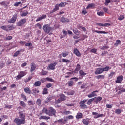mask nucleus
I'll return each instance as SVG.
<instances>
[{
  "label": "nucleus",
  "mask_w": 125,
  "mask_h": 125,
  "mask_svg": "<svg viewBox=\"0 0 125 125\" xmlns=\"http://www.w3.org/2000/svg\"><path fill=\"white\" fill-rule=\"evenodd\" d=\"M61 21L62 23H69V22H70V20H69V19L65 18L64 17H62L61 18Z\"/></svg>",
  "instance_id": "nucleus-11"
},
{
  "label": "nucleus",
  "mask_w": 125,
  "mask_h": 125,
  "mask_svg": "<svg viewBox=\"0 0 125 125\" xmlns=\"http://www.w3.org/2000/svg\"><path fill=\"white\" fill-rule=\"evenodd\" d=\"M123 75L118 76L117 77V80L115 81V83H122V81H123Z\"/></svg>",
  "instance_id": "nucleus-13"
},
{
  "label": "nucleus",
  "mask_w": 125,
  "mask_h": 125,
  "mask_svg": "<svg viewBox=\"0 0 125 125\" xmlns=\"http://www.w3.org/2000/svg\"><path fill=\"white\" fill-rule=\"evenodd\" d=\"M79 107L80 108H81V109H87V105L84 104H80Z\"/></svg>",
  "instance_id": "nucleus-42"
},
{
  "label": "nucleus",
  "mask_w": 125,
  "mask_h": 125,
  "mask_svg": "<svg viewBox=\"0 0 125 125\" xmlns=\"http://www.w3.org/2000/svg\"><path fill=\"white\" fill-rule=\"evenodd\" d=\"M20 54V51H17L14 54L13 56L14 57H17V56H18Z\"/></svg>",
  "instance_id": "nucleus-55"
},
{
  "label": "nucleus",
  "mask_w": 125,
  "mask_h": 125,
  "mask_svg": "<svg viewBox=\"0 0 125 125\" xmlns=\"http://www.w3.org/2000/svg\"><path fill=\"white\" fill-rule=\"evenodd\" d=\"M28 105H35V101L30 100V101H28Z\"/></svg>",
  "instance_id": "nucleus-52"
},
{
  "label": "nucleus",
  "mask_w": 125,
  "mask_h": 125,
  "mask_svg": "<svg viewBox=\"0 0 125 125\" xmlns=\"http://www.w3.org/2000/svg\"><path fill=\"white\" fill-rule=\"evenodd\" d=\"M53 97H48L45 101V103H48L51 100H52Z\"/></svg>",
  "instance_id": "nucleus-38"
},
{
  "label": "nucleus",
  "mask_w": 125,
  "mask_h": 125,
  "mask_svg": "<svg viewBox=\"0 0 125 125\" xmlns=\"http://www.w3.org/2000/svg\"><path fill=\"white\" fill-rule=\"evenodd\" d=\"M49 119H50V117L47 116L42 115L39 117V120H49Z\"/></svg>",
  "instance_id": "nucleus-20"
},
{
  "label": "nucleus",
  "mask_w": 125,
  "mask_h": 125,
  "mask_svg": "<svg viewBox=\"0 0 125 125\" xmlns=\"http://www.w3.org/2000/svg\"><path fill=\"white\" fill-rule=\"evenodd\" d=\"M24 91L26 94H32V90H31V89L30 87H26L24 88Z\"/></svg>",
  "instance_id": "nucleus-15"
},
{
  "label": "nucleus",
  "mask_w": 125,
  "mask_h": 125,
  "mask_svg": "<svg viewBox=\"0 0 125 125\" xmlns=\"http://www.w3.org/2000/svg\"><path fill=\"white\" fill-rule=\"evenodd\" d=\"M26 75H27V72H26V71H20L19 74L16 77V79L17 81L21 80V79H22V78L25 77Z\"/></svg>",
  "instance_id": "nucleus-3"
},
{
  "label": "nucleus",
  "mask_w": 125,
  "mask_h": 125,
  "mask_svg": "<svg viewBox=\"0 0 125 125\" xmlns=\"http://www.w3.org/2000/svg\"><path fill=\"white\" fill-rule=\"evenodd\" d=\"M28 13H29V12H28L27 11H26V12H23L22 14L21 15V16H27L28 15Z\"/></svg>",
  "instance_id": "nucleus-57"
},
{
  "label": "nucleus",
  "mask_w": 125,
  "mask_h": 125,
  "mask_svg": "<svg viewBox=\"0 0 125 125\" xmlns=\"http://www.w3.org/2000/svg\"><path fill=\"white\" fill-rule=\"evenodd\" d=\"M92 114L93 116H94V119H97V118H96L95 117H97V116H98V113L93 112Z\"/></svg>",
  "instance_id": "nucleus-59"
},
{
  "label": "nucleus",
  "mask_w": 125,
  "mask_h": 125,
  "mask_svg": "<svg viewBox=\"0 0 125 125\" xmlns=\"http://www.w3.org/2000/svg\"><path fill=\"white\" fill-rule=\"evenodd\" d=\"M25 23H27V19L26 18H23L20 20L17 23V26L18 27H22L25 25Z\"/></svg>",
  "instance_id": "nucleus-4"
},
{
  "label": "nucleus",
  "mask_w": 125,
  "mask_h": 125,
  "mask_svg": "<svg viewBox=\"0 0 125 125\" xmlns=\"http://www.w3.org/2000/svg\"><path fill=\"white\" fill-rule=\"evenodd\" d=\"M95 100L94 102H95L96 104H98V102H100L101 100H102V97H98L94 98Z\"/></svg>",
  "instance_id": "nucleus-19"
},
{
  "label": "nucleus",
  "mask_w": 125,
  "mask_h": 125,
  "mask_svg": "<svg viewBox=\"0 0 125 125\" xmlns=\"http://www.w3.org/2000/svg\"><path fill=\"white\" fill-rule=\"evenodd\" d=\"M7 28L8 29V32H9L10 31H12L16 29V27L14 26V25H7Z\"/></svg>",
  "instance_id": "nucleus-12"
},
{
  "label": "nucleus",
  "mask_w": 125,
  "mask_h": 125,
  "mask_svg": "<svg viewBox=\"0 0 125 125\" xmlns=\"http://www.w3.org/2000/svg\"><path fill=\"white\" fill-rule=\"evenodd\" d=\"M103 73V69L102 67H99L97 68L96 71L95 72V75H100Z\"/></svg>",
  "instance_id": "nucleus-8"
},
{
  "label": "nucleus",
  "mask_w": 125,
  "mask_h": 125,
  "mask_svg": "<svg viewBox=\"0 0 125 125\" xmlns=\"http://www.w3.org/2000/svg\"><path fill=\"white\" fill-rule=\"evenodd\" d=\"M19 118L14 119V123L17 125H24L26 123V113H23V111H19Z\"/></svg>",
  "instance_id": "nucleus-1"
},
{
  "label": "nucleus",
  "mask_w": 125,
  "mask_h": 125,
  "mask_svg": "<svg viewBox=\"0 0 125 125\" xmlns=\"http://www.w3.org/2000/svg\"><path fill=\"white\" fill-rule=\"evenodd\" d=\"M19 102L20 106H21V107H23V108H26V103H25L24 101H20Z\"/></svg>",
  "instance_id": "nucleus-27"
},
{
  "label": "nucleus",
  "mask_w": 125,
  "mask_h": 125,
  "mask_svg": "<svg viewBox=\"0 0 125 125\" xmlns=\"http://www.w3.org/2000/svg\"><path fill=\"white\" fill-rule=\"evenodd\" d=\"M94 32L95 33H97L98 34H108V32H107L105 31H98V30H95Z\"/></svg>",
  "instance_id": "nucleus-34"
},
{
  "label": "nucleus",
  "mask_w": 125,
  "mask_h": 125,
  "mask_svg": "<svg viewBox=\"0 0 125 125\" xmlns=\"http://www.w3.org/2000/svg\"><path fill=\"white\" fill-rule=\"evenodd\" d=\"M94 98L90 99L87 102V105H90V104H91V102H92V101H94Z\"/></svg>",
  "instance_id": "nucleus-50"
},
{
  "label": "nucleus",
  "mask_w": 125,
  "mask_h": 125,
  "mask_svg": "<svg viewBox=\"0 0 125 125\" xmlns=\"http://www.w3.org/2000/svg\"><path fill=\"white\" fill-rule=\"evenodd\" d=\"M79 74L82 78L86 76V73L84 72L83 70H81L79 71Z\"/></svg>",
  "instance_id": "nucleus-24"
},
{
  "label": "nucleus",
  "mask_w": 125,
  "mask_h": 125,
  "mask_svg": "<svg viewBox=\"0 0 125 125\" xmlns=\"http://www.w3.org/2000/svg\"><path fill=\"white\" fill-rule=\"evenodd\" d=\"M45 18H46V15H42L36 19V22H39L41 20H42V19H45Z\"/></svg>",
  "instance_id": "nucleus-16"
},
{
  "label": "nucleus",
  "mask_w": 125,
  "mask_h": 125,
  "mask_svg": "<svg viewBox=\"0 0 125 125\" xmlns=\"http://www.w3.org/2000/svg\"><path fill=\"white\" fill-rule=\"evenodd\" d=\"M8 4H9V2L6 3V2L5 1L1 2V5H3V6H5V7H7Z\"/></svg>",
  "instance_id": "nucleus-43"
},
{
  "label": "nucleus",
  "mask_w": 125,
  "mask_h": 125,
  "mask_svg": "<svg viewBox=\"0 0 125 125\" xmlns=\"http://www.w3.org/2000/svg\"><path fill=\"white\" fill-rule=\"evenodd\" d=\"M62 56L63 57H67L69 55V51H64L62 54Z\"/></svg>",
  "instance_id": "nucleus-31"
},
{
  "label": "nucleus",
  "mask_w": 125,
  "mask_h": 125,
  "mask_svg": "<svg viewBox=\"0 0 125 125\" xmlns=\"http://www.w3.org/2000/svg\"><path fill=\"white\" fill-rule=\"evenodd\" d=\"M70 80H74V82H78L79 81V78L77 77H72Z\"/></svg>",
  "instance_id": "nucleus-63"
},
{
  "label": "nucleus",
  "mask_w": 125,
  "mask_h": 125,
  "mask_svg": "<svg viewBox=\"0 0 125 125\" xmlns=\"http://www.w3.org/2000/svg\"><path fill=\"white\" fill-rule=\"evenodd\" d=\"M96 79H97L98 80H99L100 79H105V75H98L97 76H96Z\"/></svg>",
  "instance_id": "nucleus-36"
},
{
  "label": "nucleus",
  "mask_w": 125,
  "mask_h": 125,
  "mask_svg": "<svg viewBox=\"0 0 125 125\" xmlns=\"http://www.w3.org/2000/svg\"><path fill=\"white\" fill-rule=\"evenodd\" d=\"M58 123H61L62 124H66V120H64L63 118H61L57 120Z\"/></svg>",
  "instance_id": "nucleus-33"
},
{
  "label": "nucleus",
  "mask_w": 125,
  "mask_h": 125,
  "mask_svg": "<svg viewBox=\"0 0 125 125\" xmlns=\"http://www.w3.org/2000/svg\"><path fill=\"white\" fill-rule=\"evenodd\" d=\"M40 73L41 76H45V75H47L48 72L42 70Z\"/></svg>",
  "instance_id": "nucleus-39"
},
{
  "label": "nucleus",
  "mask_w": 125,
  "mask_h": 125,
  "mask_svg": "<svg viewBox=\"0 0 125 125\" xmlns=\"http://www.w3.org/2000/svg\"><path fill=\"white\" fill-rule=\"evenodd\" d=\"M46 80L48 82H52V83H54V80H53V79H52V78H50L49 77L46 78Z\"/></svg>",
  "instance_id": "nucleus-54"
},
{
  "label": "nucleus",
  "mask_w": 125,
  "mask_h": 125,
  "mask_svg": "<svg viewBox=\"0 0 125 125\" xmlns=\"http://www.w3.org/2000/svg\"><path fill=\"white\" fill-rule=\"evenodd\" d=\"M43 30L45 33L48 34V33L51 31V27H50L49 24L44 25L43 26Z\"/></svg>",
  "instance_id": "nucleus-6"
},
{
  "label": "nucleus",
  "mask_w": 125,
  "mask_h": 125,
  "mask_svg": "<svg viewBox=\"0 0 125 125\" xmlns=\"http://www.w3.org/2000/svg\"><path fill=\"white\" fill-rule=\"evenodd\" d=\"M70 60H68V59H62V62L63 63H68L69 62H70Z\"/></svg>",
  "instance_id": "nucleus-60"
},
{
  "label": "nucleus",
  "mask_w": 125,
  "mask_h": 125,
  "mask_svg": "<svg viewBox=\"0 0 125 125\" xmlns=\"http://www.w3.org/2000/svg\"><path fill=\"white\" fill-rule=\"evenodd\" d=\"M97 50L95 48L92 49L90 51V52H92L93 53H96Z\"/></svg>",
  "instance_id": "nucleus-64"
},
{
  "label": "nucleus",
  "mask_w": 125,
  "mask_h": 125,
  "mask_svg": "<svg viewBox=\"0 0 125 125\" xmlns=\"http://www.w3.org/2000/svg\"><path fill=\"white\" fill-rule=\"evenodd\" d=\"M81 13L82 14L85 15V14H86V13H87V11H86V9H85V8H83V9Z\"/></svg>",
  "instance_id": "nucleus-44"
},
{
  "label": "nucleus",
  "mask_w": 125,
  "mask_h": 125,
  "mask_svg": "<svg viewBox=\"0 0 125 125\" xmlns=\"http://www.w3.org/2000/svg\"><path fill=\"white\" fill-rule=\"evenodd\" d=\"M76 118L77 120H79V119H82L83 118V113L81 112L78 113L76 116Z\"/></svg>",
  "instance_id": "nucleus-25"
},
{
  "label": "nucleus",
  "mask_w": 125,
  "mask_h": 125,
  "mask_svg": "<svg viewBox=\"0 0 125 125\" xmlns=\"http://www.w3.org/2000/svg\"><path fill=\"white\" fill-rule=\"evenodd\" d=\"M54 9H55V10L56 11H57V10H59V5L56 4V5L55 6Z\"/></svg>",
  "instance_id": "nucleus-61"
},
{
  "label": "nucleus",
  "mask_w": 125,
  "mask_h": 125,
  "mask_svg": "<svg viewBox=\"0 0 125 125\" xmlns=\"http://www.w3.org/2000/svg\"><path fill=\"white\" fill-rule=\"evenodd\" d=\"M38 93H40V90H39V89H32V94L33 95H36Z\"/></svg>",
  "instance_id": "nucleus-28"
},
{
  "label": "nucleus",
  "mask_w": 125,
  "mask_h": 125,
  "mask_svg": "<svg viewBox=\"0 0 125 125\" xmlns=\"http://www.w3.org/2000/svg\"><path fill=\"white\" fill-rule=\"evenodd\" d=\"M97 14L99 15V16H103V15H104V12L99 11L97 12Z\"/></svg>",
  "instance_id": "nucleus-49"
},
{
  "label": "nucleus",
  "mask_w": 125,
  "mask_h": 125,
  "mask_svg": "<svg viewBox=\"0 0 125 125\" xmlns=\"http://www.w3.org/2000/svg\"><path fill=\"white\" fill-rule=\"evenodd\" d=\"M87 101V100H84L83 101H81L80 102L79 104H80V105H83L84 104V103H85Z\"/></svg>",
  "instance_id": "nucleus-58"
},
{
  "label": "nucleus",
  "mask_w": 125,
  "mask_h": 125,
  "mask_svg": "<svg viewBox=\"0 0 125 125\" xmlns=\"http://www.w3.org/2000/svg\"><path fill=\"white\" fill-rule=\"evenodd\" d=\"M66 4H68V3H66V2H61L60 4H59V6L60 7H64L65 6H66Z\"/></svg>",
  "instance_id": "nucleus-41"
},
{
  "label": "nucleus",
  "mask_w": 125,
  "mask_h": 125,
  "mask_svg": "<svg viewBox=\"0 0 125 125\" xmlns=\"http://www.w3.org/2000/svg\"><path fill=\"white\" fill-rule=\"evenodd\" d=\"M48 109L47 108H43L42 110V113H40V115H42V114H46V115H48Z\"/></svg>",
  "instance_id": "nucleus-21"
},
{
  "label": "nucleus",
  "mask_w": 125,
  "mask_h": 125,
  "mask_svg": "<svg viewBox=\"0 0 125 125\" xmlns=\"http://www.w3.org/2000/svg\"><path fill=\"white\" fill-rule=\"evenodd\" d=\"M122 113V110L121 109H117L115 110V113L117 114V115H119Z\"/></svg>",
  "instance_id": "nucleus-47"
},
{
  "label": "nucleus",
  "mask_w": 125,
  "mask_h": 125,
  "mask_svg": "<svg viewBox=\"0 0 125 125\" xmlns=\"http://www.w3.org/2000/svg\"><path fill=\"white\" fill-rule=\"evenodd\" d=\"M56 65H57V62H55L53 63H51L47 67L48 70H55Z\"/></svg>",
  "instance_id": "nucleus-7"
},
{
  "label": "nucleus",
  "mask_w": 125,
  "mask_h": 125,
  "mask_svg": "<svg viewBox=\"0 0 125 125\" xmlns=\"http://www.w3.org/2000/svg\"><path fill=\"white\" fill-rule=\"evenodd\" d=\"M73 53L75 54L76 56H78V57H81V55H82V54L80 52V51H79V50H78V49L77 48L74 49Z\"/></svg>",
  "instance_id": "nucleus-14"
},
{
  "label": "nucleus",
  "mask_w": 125,
  "mask_h": 125,
  "mask_svg": "<svg viewBox=\"0 0 125 125\" xmlns=\"http://www.w3.org/2000/svg\"><path fill=\"white\" fill-rule=\"evenodd\" d=\"M21 3H22L21 2H15L14 4V6H15L16 7H17V6H19V4H21Z\"/></svg>",
  "instance_id": "nucleus-56"
},
{
  "label": "nucleus",
  "mask_w": 125,
  "mask_h": 125,
  "mask_svg": "<svg viewBox=\"0 0 125 125\" xmlns=\"http://www.w3.org/2000/svg\"><path fill=\"white\" fill-rule=\"evenodd\" d=\"M66 98V96H65L64 94H62L60 95V99H61L62 101H65Z\"/></svg>",
  "instance_id": "nucleus-22"
},
{
  "label": "nucleus",
  "mask_w": 125,
  "mask_h": 125,
  "mask_svg": "<svg viewBox=\"0 0 125 125\" xmlns=\"http://www.w3.org/2000/svg\"><path fill=\"white\" fill-rule=\"evenodd\" d=\"M17 17H18L17 14L15 13L13 16L12 18L10 19L8 21V23H9V24H14V23L16 22V20L17 19Z\"/></svg>",
  "instance_id": "nucleus-5"
},
{
  "label": "nucleus",
  "mask_w": 125,
  "mask_h": 125,
  "mask_svg": "<svg viewBox=\"0 0 125 125\" xmlns=\"http://www.w3.org/2000/svg\"><path fill=\"white\" fill-rule=\"evenodd\" d=\"M115 74H116V72H111L109 74V78L110 79H112L113 78V76H114Z\"/></svg>",
  "instance_id": "nucleus-46"
},
{
  "label": "nucleus",
  "mask_w": 125,
  "mask_h": 125,
  "mask_svg": "<svg viewBox=\"0 0 125 125\" xmlns=\"http://www.w3.org/2000/svg\"><path fill=\"white\" fill-rule=\"evenodd\" d=\"M119 44H121V40H116V42L114 44V45L115 46H118Z\"/></svg>",
  "instance_id": "nucleus-51"
},
{
  "label": "nucleus",
  "mask_w": 125,
  "mask_h": 125,
  "mask_svg": "<svg viewBox=\"0 0 125 125\" xmlns=\"http://www.w3.org/2000/svg\"><path fill=\"white\" fill-rule=\"evenodd\" d=\"M62 33L63 35L61 34L60 39H63V38H65L68 35V32L65 30L62 31Z\"/></svg>",
  "instance_id": "nucleus-17"
},
{
  "label": "nucleus",
  "mask_w": 125,
  "mask_h": 125,
  "mask_svg": "<svg viewBox=\"0 0 125 125\" xmlns=\"http://www.w3.org/2000/svg\"><path fill=\"white\" fill-rule=\"evenodd\" d=\"M67 84L68 85V86H73V85H74V81L70 80V81H68Z\"/></svg>",
  "instance_id": "nucleus-32"
},
{
  "label": "nucleus",
  "mask_w": 125,
  "mask_h": 125,
  "mask_svg": "<svg viewBox=\"0 0 125 125\" xmlns=\"http://www.w3.org/2000/svg\"><path fill=\"white\" fill-rule=\"evenodd\" d=\"M83 123L84 125H88L89 124V121L87 119H83Z\"/></svg>",
  "instance_id": "nucleus-35"
},
{
  "label": "nucleus",
  "mask_w": 125,
  "mask_h": 125,
  "mask_svg": "<svg viewBox=\"0 0 125 125\" xmlns=\"http://www.w3.org/2000/svg\"><path fill=\"white\" fill-rule=\"evenodd\" d=\"M48 116L49 117H52V116H55L56 115V110L53 108L52 107H49L48 108Z\"/></svg>",
  "instance_id": "nucleus-2"
},
{
  "label": "nucleus",
  "mask_w": 125,
  "mask_h": 125,
  "mask_svg": "<svg viewBox=\"0 0 125 125\" xmlns=\"http://www.w3.org/2000/svg\"><path fill=\"white\" fill-rule=\"evenodd\" d=\"M30 72L31 73H32V72H34L35 70H36V68H37V66L36 65V64L35 63L32 62L30 64Z\"/></svg>",
  "instance_id": "nucleus-9"
},
{
  "label": "nucleus",
  "mask_w": 125,
  "mask_h": 125,
  "mask_svg": "<svg viewBox=\"0 0 125 125\" xmlns=\"http://www.w3.org/2000/svg\"><path fill=\"white\" fill-rule=\"evenodd\" d=\"M95 7V4L94 3H90L86 7V9H89V8H94Z\"/></svg>",
  "instance_id": "nucleus-23"
},
{
  "label": "nucleus",
  "mask_w": 125,
  "mask_h": 125,
  "mask_svg": "<svg viewBox=\"0 0 125 125\" xmlns=\"http://www.w3.org/2000/svg\"><path fill=\"white\" fill-rule=\"evenodd\" d=\"M36 104L38 105V106H41L42 103L41 102V100L40 99H38L37 101H36Z\"/></svg>",
  "instance_id": "nucleus-53"
},
{
  "label": "nucleus",
  "mask_w": 125,
  "mask_h": 125,
  "mask_svg": "<svg viewBox=\"0 0 125 125\" xmlns=\"http://www.w3.org/2000/svg\"><path fill=\"white\" fill-rule=\"evenodd\" d=\"M96 92H98V90H95L92 92L90 94L87 95L88 97H89V98H91V97H94V96H97V94L95 93Z\"/></svg>",
  "instance_id": "nucleus-10"
},
{
  "label": "nucleus",
  "mask_w": 125,
  "mask_h": 125,
  "mask_svg": "<svg viewBox=\"0 0 125 125\" xmlns=\"http://www.w3.org/2000/svg\"><path fill=\"white\" fill-rule=\"evenodd\" d=\"M48 94V90L47 89V88H44L43 89L42 94L45 95Z\"/></svg>",
  "instance_id": "nucleus-40"
},
{
  "label": "nucleus",
  "mask_w": 125,
  "mask_h": 125,
  "mask_svg": "<svg viewBox=\"0 0 125 125\" xmlns=\"http://www.w3.org/2000/svg\"><path fill=\"white\" fill-rule=\"evenodd\" d=\"M1 29H2V30H4V31H6V32H8V30L7 29V26H5V25H4V26H2L1 27Z\"/></svg>",
  "instance_id": "nucleus-48"
},
{
  "label": "nucleus",
  "mask_w": 125,
  "mask_h": 125,
  "mask_svg": "<svg viewBox=\"0 0 125 125\" xmlns=\"http://www.w3.org/2000/svg\"><path fill=\"white\" fill-rule=\"evenodd\" d=\"M80 70H81V65L79 64H78L77 65V66L75 69V73H77V72H79V71H80Z\"/></svg>",
  "instance_id": "nucleus-30"
},
{
  "label": "nucleus",
  "mask_w": 125,
  "mask_h": 125,
  "mask_svg": "<svg viewBox=\"0 0 125 125\" xmlns=\"http://www.w3.org/2000/svg\"><path fill=\"white\" fill-rule=\"evenodd\" d=\"M103 72H108L109 70H111V67H109L108 66H106L105 67H102Z\"/></svg>",
  "instance_id": "nucleus-29"
},
{
  "label": "nucleus",
  "mask_w": 125,
  "mask_h": 125,
  "mask_svg": "<svg viewBox=\"0 0 125 125\" xmlns=\"http://www.w3.org/2000/svg\"><path fill=\"white\" fill-rule=\"evenodd\" d=\"M41 84H42L41 81H36L35 82L33 85L35 86V87H37L38 86H40Z\"/></svg>",
  "instance_id": "nucleus-26"
},
{
  "label": "nucleus",
  "mask_w": 125,
  "mask_h": 125,
  "mask_svg": "<svg viewBox=\"0 0 125 125\" xmlns=\"http://www.w3.org/2000/svg\"><path fill=\"white\" fill-rule=\"evenodd\" d=\"M96 25H97V26H99L100 27H107V26H111V24L110 23H96Z\"/></svg>",
  "instance_id": "nucleus-18"
},
{
  "label": "nucleus",
  "mask_w": 125,
  "mask_h": 125,
  "mask_svg": "<svg viewBox=\"0 0 125 125\" xmlns=\"http://www.w3.org/2000/svg\"><path fill=\"white\" fill-rule=\"evenodd\" d=\"M21 96L22 98H23L24 101H27V96H26L25 94H21Z\"/></svg>",
  "instance_id": "nucleus-45"
},
{
  "label": "nucleus",
  "mask_w": 125,
  "mask_h": 125,
  "mask_svg": "<svg viewBox=\"0 0 125 125\" xmlns=\"http://www.w3.org/2000/svg\"><path fill=\"white\" fill-rule=\"evenodd\" d=\"M32 79H33V77L32 76L28 77V78L24 80V83H28V82H30V80H32Z\"/></svg>",
  "instance_id": "nucleus-37"
},
{
  "label": "nucleus",
  "mask_w": 125,
  "mask_h": 125,
  "mask_svg": "<svg viewBox=\"0 0 125 125\" xmlns=\"http://www.w3.org/2000/svg\"><path fill=\"white\" fill-rule=\"evenodd\" d=\"M69 95H74L75 94V91L72 90L68 93Z\"/></svg>",
  "instance_id": "nucleus-62"
}]
</instances>
